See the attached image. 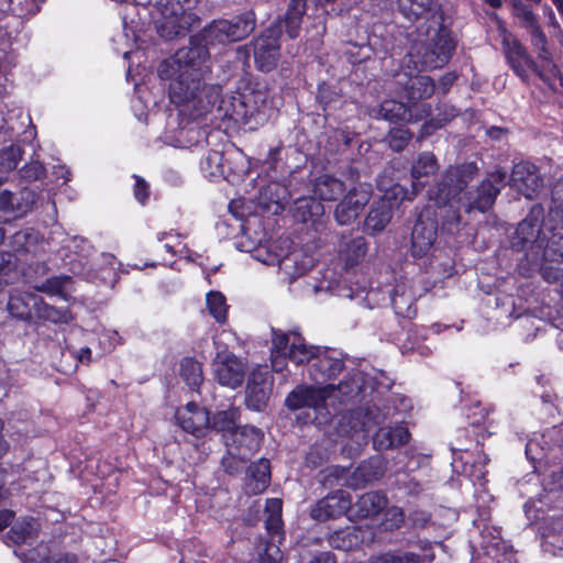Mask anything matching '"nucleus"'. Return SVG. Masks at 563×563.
<instances>
[{
  "label": "nucleus",
  "instance_id": "obj_53",
  "mask_svg": "<svg viewBox=\"0 0 563 563\" xmlns=\"http://www.w3.org/2000/svg\"><path fill=\"white\" fill-rule=\"evenodd\" d=\"M411 139H412V133L408 129H404V128L390 129V131L387 135V141H388L389 147L394 152L404 151L407 147V145Z\"/></svg>",
  "mask_w": 563,
  "mask_h": 563
},
{
  "label": "nucleus",
  "instance_id": "obj_20",
  "mask_svg": "<svg viewBox=\"0 0 563 563\" xmlns=\"http://www.w3.org/2000/svg\"><path fill=\"white\" fill-rule=\"evenodd\" d=\"M387 461L382 455H373L362 461L347 478L349 486L354 489L379 481L386 472Z\"/></svg>",
  "mask_w": 563,
  "mask_h": 563
},
{
  "label": "nucleus",
  "instance_id": "obj_12",
  "mask_svg": "<svg viewBox=\"0 0 563 563\" xmlns=\"http://www.w3.org/2000/svg\"><path fill=\"white\" fill-rule=\"evenodd\" d=\"M543 220V206L534 203L526 218L518 223L510 241L511 249L516 252H522L534 246L541 249L544 242V238H541Z\"/></svg>",
  "mask_w": 563,
  "mask_h": 563
},
{
  "label": "nucleus",
  "instance_id": "obj_34",
  "mask_svg": "<svg viewBox=\"0 0 563 563\" xmlns=\"http://www.w3.org/2000/svg\"><path fill=\"white\" fill-rule=\"evenodd\" d=\"M241 410L239 407L231 406L225 410L217 411L212 418H210V430H214L221 433L223 442H227V435L235 432L240 427Z\"/></svg>",
  "mask_w": 563,
  "mask_h": 563
},
{
  "label": "nucleus",
  "instance_id": "obj_3",
  "mask_svg": "<svg viewBox=\"0 0 563 563\" xmlns=\"http://www.w3.org/2000/svg\"><path fill=\"white\" fill-rule=\"evenodd\" d=\"M273 99L266 85L254 87L236 95L220 96L213 124L220 128L225 120L238 125H247L251 130L264 124L272 110Z\"/></svg>",
  "mask_w": 563,
  "mask_h": 563
},
{
  "label": "nucleus",
  "instance_id": "obj_33",
  "mask_svg": "<svg viewBox=\"0 0 563 563\" xmlns=\"http://www.w3.org/2000/svg\"><path fill=\"white\" fill-rule=\"evenodd\" d=\"M271 462L262 457L257 462L251 463L247 468V487L251 494L258 495L264 493L271 484Z\"/></svg>",
  "mask_w": 563,
  "mask_h": 563
},
{
  "label": "nucleus",
  "instance_id": "obj_23",
  "mask_svg": "<svg viewBox=\"0 0 563 563\" xmlns=\"http://www.w3.org/2000/svg\"><path fill=\"white\" fill-rule=\"evenodd\" d=\"M40 528L41 526L34 517H21L15 521L13 520L10 529L3 536V542L8 547H20L26 543L31 544L38 538Z\"/></svg>",
  "mask_w": 563,
  "mask_h": 563
},
{
  "label": "nucleus",
  "instance_id": "obj_44",
  "mask_svg": "<svg viewBox=\"0 0 563 563\" xmlns=\"http://www.w3.org/2000/svg\"><path fill=\"white\" fill-rule=\"evenodd\" d=\"M399 12L413 22L432 11L434 0H398Z\"/></svg>",
  "mask_w": 563,
  "mask_h": 563
},
{
  "label": "nucleus",
  "instance_id": "obj_52",
  "mask_svg": "<svg viewBox=\"0 0 563 563\" xmlns=\"http://www.w3.org/2000/svg\"><path fill=\"white\" fill-rule=\"evenodd\" d=\"M405 519L406 516L402 508L398 506H391L385 510L383 520L380 522V528L383 531L393 532L402 527Z\"/></svg>",
  "mask_w": 563,
  "mask_h": 563
},
{
  "label": "nucleus",
  "instance_id": "obj_43",
  "mask_svg": "<svg viewBox=\"0 0 563 563\" xmlns=\"http://www.w3.org/2000/svg\"><path fill=\"white\" fill-rule=\"evenodd\" d=\"M435 110V115L431 117L423 125V129L428 134L445 126L453 119L460 115V109L445 102L438 103Z\"/></svg>",
  "mask_w": 563,
  "mask_h": 563
},
{
  "label": "nucleus",
  "instance_id": "obj_39",
  "mask_svg": "<svg viewBox=\"0 0 563 563\" xmlns=\"http://www.w3.org/2000/svg\"><path fill=\"white\" fill-rule=\"evenodd\" d=\"M294 340L288 351V360L296 365L308 363L310 365L318 354L320 346L307 345L299 332H291Z\"/></svg>",
  "mask_w": 563,
  "mask_h": 563
},
{
  "label": "nucleus",
  "instance_id": "obj_49",
  "mask_svg": "<svg viewBox=\"0 0 563 563\" xmlns=\"http://www.w3.org/2000/svg\"><path fill=\"white\" fill-rule=\"evenodd\" d=\"M410 107L406 102L384 100L379 106L380 115L390 122L397 123L407 119Z\"/></svg>",
  "mask_w": 563,
  "mask_h": 563
},
{
  "label": "nucleus",
  "instance_id": "obj_30",
  "mask_svg": "<svg viewBox=\"0 0 563 563\" xmlns=\"http://www.w3.org/2000/svg\"><path fill=\"white\" fill-rule=\"evenodd\" d=\"M410 432L404 424L379 428L373 438V445L378 451H387L407 444Z\"/></svg>",
  "mask_w": 563,
  "mask_h": 563
},
{
  "label": "nucleus",
  "instance_id": "obj_17",
  "mask_svg": "<svg viewBox=\"0 0 563 563\" xmlns=\"http://www.w3.org/2000/svg\"><path fill=\"white\" fill-rule=\"evenodd\" d=\"M398 96L409 106L415 107L419 101L432 97L435 92V82L428 75L409 76L404 74L397 80Z\"/></svg>",
  "mask_w": 563,
  "mask_h": 563
},
{
  "label": "nucleus",
  "instance_id": "obj_9",
  "mask_svg": "<svg viewBox=\"0 0 563 563\" xmlns=\"http://www.w3.org/2000/svg\"><path fill=\"white\" fill-rule=\"evenodd\" d=\"M282 22H274L254 37L249 47L252 48L255 68L262 73L274 70L280 59Z\"/></svg>",
  "mask_w": 563,
  "mask_h": 563
},
{
  "label": "nucleus",
  "instance_id": "obj_10",
  "mask_svg": "<svg viewBox=\"0 0 563 563\" xmlns=\"http://www.w3.org/2000/svg\"><path fill=\"white\" fill-rule=\"evenodd\" d=\"M439 169L437 156L432 152H421L413 159L410 168L412 178L411 190L407 189L400 184H394L386 190L387 198H395L396 200L411 201L413 198L424 189L431 176L435 175Z\"/></svg>",
  "mask_w": 563,
  "mask_h": 563
},
{
  "label": "nucleus",
  "instance_id": "obj_5",
  "mask_svg": "<svg viewBox=\"0 0 563 563\" xmlns=\"http://www.w3.org/2000/svg\"><path fill=\"white\" fill-rule=\"evenodd\" d=\"M464 165L474 166V174L466 185L461 189L456 198V210L461 216V210L465 213L479 212L485 213L494 206L500 190L507 184L508 173L503 167H496L493 172L488 173L486 177L475 188L468 189V185L474 180L478 174V166L474 162L462 163L457 165H450L445 169L461 167Z\"/></svg>",
  "mask_w": 563,
  "mask_h": 563
},
{
  "label": "nucleus",
  "instance_id": "obj_26",
  "mask_svg": "<svg viewBox=\"0 0 563 563\" xmlns=\"http://www.w3.org/2000/svg\"><path fill=\"white\" fill-rule=\"evenodd\" d=\"M415 545L421 554L404 551L387 552L379 555L375 563H433L435 560L434 543L428 539H418Z\"/></svg>",
  "mask_w": 563,
  "mask_h": 563
},
{
  "label": "nucleus",
  "instance_id": "obj_38",
  "mask_svg": "<svg viewBox=\"0 0 563 563\" xmlns=\"http://www.w3.org/2000/svg\"><path fill=\"white\" fill-rule=\"evenodd\" d=\"M367 253V242L362 235L352 238L341 244L340 257L345 266L353 267L358 265Z\"/></svg>",
  "mask_w": 563,
  "mask_h": 563
},
{
  "label": "nucleus",
  "instance_id": "obj_24",
  "mask_svg": "<svg viewBox=\"0 0 563 563\" xmlns=\"http://www.w3.org/2000/svg\"><path fill=\"white\" fill-rule=\"evenodd\" d=\"M271 388L267 387V373L261 369L251 372L245 390V404L249 409L262 411L267 406Z\"/></svg>",
  "mask_w": 563,
  "mask_h": 563
},
{
  "label": "nucleus",
  "instance_id": "obj_29",
  "mask_svg": "<svg viewBox=\"0 0 563 563\" xmlns=\"http://www.w3.org/2000/svg\"><path fill=\"white\" fill-rule=\"evenodd\" d=\"M33 203L31 190H22L19 195L7 189L0 191V211L13 219L21 218L31 211Z\"/></svg>",
  "mask_w": 563,
  "mask_h": 563
},
{
  "label": "nucleus",
  "instance_id": "obj_41",
  "mask_svg": "<svg viewBox=\"0 0 563 563\" xmlns=\"http://www.w3.org/2000/svg\"><path fill=\"white\" fill-rule=\"evenodd\" d=\"M228 27L231 30L234 42L246 38L256 26L255 13L253 11L243 12L229 20Z\"/></svg>",
  "mask_w": 563,
  "mask_h": 563
},
{
  "label": "nucleus",
  "instance_id": "obj_8",
  "mask_svg": "<svg viewBox=\"0 0 563 563\" xmlns=\"http://www.w3.org/2000/svg\"><path fill=\"white\" fill-rule=\"evenodd\" d=\"M265 514L264 526L267 539L264 549L258 554L257 563H280L283 554L279 545L285 541L283 500L280 498L266 499Z\"/></svg>",
  "mask_w": 563,
  "mask_h": 563
},
{
  "label": "nucleus",
  "instance_id": "obj_61",
  "mask_svg": "<svg viewBox=\"0 0 563 563\" xmlns=\"http://www.w3.org/2000/svg\"><path fill=\"white\" fill-rule=\"evenodd\" d=\"M133 178L135 179L133 187L134 197L142 206H144L150 199V184L139 175H133Z\"/></svg>",
  "mask_w": 563,
  "mask_h": 563
},
{
  "label": "nucleus",
  "instance_id": "obj_55",
  "mask_svg": "<svg viewBox=\"0 0 563 563\" xmlns=\"http://www.w3.org/2000/svg\"><path fill=\"white\" fill-rule=\"evenodd\" d=\"M368 200L369 194L367 191H358L356 188H353L347 191L341 201L353 209L358 217L364 207L368 203Z\"/></svg>",
  "mask_w": 563,
  "mask_h": 563
},
{
  "label": "nucleus",
  "instance_id": "obj_13",
  "mask_svg": "<svg viewBox=\"0 0 563 563\" xmlns=\"http://www.w3.org/2000/svg\"><path fill=\"white\" fill-rule=\"evenodd\" d=\"M352 508V497L344 489H336L318 499L309 509V517L317 522L335 520Z\"/></svg>",
  "mask_w": 563,
  "mask_h": 563
},
{
  "label": "nucleus",
  "instance_id": "obj_21",
  "mask_svg": "<svg viewBox=\"0 0 563 563\" xmlns=\"http://www.w3.org/2000/svg\"><path fill=\"white\" fill-rule=\"evenodd\" d=\"M42 297L26 290L14 289L10 292L7 310L9 314L21 321H34Z\"/></svg>",
  "mask_w": 563,
  "mask_h": 563
},
{
  "label": "nucleus",
  "instance_id": "obj_15",
  "mask_svg": "<svg viewBox=\"0 0 563 563\" xmlns=\"http://www.w3.org/2000/svg\"><path fill=\"white\" fill-rule=\"evenodd\" d=\"M540 274L548 283L563 278V234L552 231L543 246Z\"/></svg>",
  "mask_w": 563,
  "mask_h": 563
},
{
  "label": "nucleus",
  "instance_id": "obj_19",
  "mask_svg": "<svg viewBox=\"0 0 563 563\" xmlns=\"http://www.w3.org/2000/svg\"><path fill=\"white\" fill-rule=\"evenodd\" d=\"M264 440V432L254 426H240L231 435H227L225 448H233L235 452L250 459L258 452Z\"/></svg>",
  "mask_w": 563,
  "mask_h": 563
},
{
  "label": "nucleus",
  "instance_id": "obj_14",
  "mask_svg": "<svg viewBox=\"0 0 563 563\" xmlns=\"http://www.w3.org/2000/svg\"><path fill=\"white\" fill-rule=\"evenodd\" d=\"M334 350L320 349L313 362L308 366L309 378L316 384H327L334 387L331 382L335 380L345 368L344 361L335 355Z\"/></svg>",
  "mask_w": 563,
  "mask_h": 563
},
{
  "label": "nucleus",
  "instance_id": "obj_36",
  "mask_svg": "<svg viewBox=\"0 0 563 563\" xmlns=\"http://www.w3.org/2000/svg\"><path fill=\"white\" fill-rule=\"evenodd\" d=\"M229 20H213L196 34V38H205L209 46L216 44H228L234 42L231 30L228 27Z\"/></svg>",
  "mask_w": 563,
  "mask_h": 563
},
{
  "label": "nucleus",
  "instance_id": "obj_46",
  "mask_svg": "<svg viewBox=\"0 0 563 563\" xmlns=\"http://www.w3.org/2000/svg\"><path fill=\"white\" fill-rule=\"evenodd\" d=\"M206 303L209 313L214 320L223 324L228 320V309L225 296L219 290H210L206 296Z\"/></svg>",
  "mask_w": 563,
  "mask_h": 563
},
{
  "label": "nucleus",
  "instance_id": "obj_58",
  "mask_svg": "<svg viewBox=\"0 0 563 563\" xmlns=\"http://www.w3.org/2000/svg\"><path fill=\"white\" fill-rule=\"evenodd\" d=\"M21 179L32 183L35 180H40L45 177L46 169L44 165L40 162H31L25 164L20 170H19Z\"/></svg>",
  "mask_w": 563,
  "mask_h": 563
},
{
  "label": "nucleus",
  "instance_id": "obj_22",
  "mask_svg": "<svg viewBox=\"0 0 563 563\" xmlns=\"http://www.w3.org/2000/svg\"><path fill=\"white\" fill-rule=\"evenodd\" d=\"M489 411L490 409L483 406L481 402H476L472 406L467 413L471 429L464 428L460 430L456 440L461 441L462 438H470V440H473L475 443H483L490 434L488 432V427L492 424V422H489Z\"/></svg>",
  "mask_w": 563,
  "mask_h": 563
},
{
  "label": "nucleus",
  "instance_id": "obj_50",
  "mask_svg": "<svg viewBox=\"0 0 563 563\" xmlns=\"http://www.w3.org/2000/svg\"><path fill=\"white\" fill-rule=\"evenodd\" d=\"M249 456H243L233 450V448H227V452L223 454L220 464L223 472L230 476L239 475L244 468Z\"/></svg>",
  "mask_w": 563,
  "mask_h": 563
},
{
  "label": "nucleus",
  "instance_id": "obj_51",
  "mask_svg": "<svg viewBox=\"0 0 563 563\" xmlns=\"http://www.w3.org/2000/svg\"><path fill=\"white\" fill-rule=\"evenodd\" d=\"M23 150L19 145H10L0 150V172L9 173L15 169L22 159Z\"/></svg>",
  "mask_w": 563,
  "mask_h": 563
},
{
  "label": "nucleus",
  "instance_id": "obj_48",
  "mask_svg": "<svg viewBox=\"0 0 563 563\" xmlns=\"http://www.w3.org/2000/svg\"><path fill=\"white\" fill-rule=\"evenodd\" d=\"M323 213V206L318 198H300L296 201V216L307 223Z\"/></svg>",
  "mask_w": 563,
  "mask_h": 563
},
{
  "label": "nucleus",
  "instance_id": "obj_27",
  "mask_svg": "<svg viewBox=\"0 0 563 563\" xmlns=\"http://www.w3.org/2000/svg\"><path fill=\"white\" fill-rule=\"evenodd\" d=\"M214 375L220 385L234 389L244 380L245 366L235 354L229 353L216 363Z\"/></svg>",
  "mask_w": 563,
  "mask_h": 563
},
{
  "label": "nucleus",
  "instance_id": "obj_42",
  "mask_svg": "<svg viewBox=\"0 0 563 563\" xmlns=\"http://www.w3.org/2000/svg\"><path fill=\"white\" fill-rule=\"evenodd\" d=\"M198 0H155L154 5L165 19L176 21L178 16L185 15L194 9Z\"/></svg>",
  "mask_w": 563,
  "mask_h": 563
},
{
  "label": "nucleus",
  "instance_id": "obj_37",
  "mask_svg": "<svg viewBox=\"0 0 563 563\" xmlns=\"http://www.w3.org/2000/svg\"><path fill=\"white\" fill-rule=\"evenodd\" d=\"M179 376L192 390L199 393L203 383L201 363L194 356H185L180 361Z\"/></svg>",
  "mask_w": 563,
  "mask_h": 563
},
{
  "label": "nucleus",
  "instance_id": "obj_64",
  "mask_svg": "<svg viewBox=\"0 0 563 563\" xmlns=\"http://www.w3.org/2000/svg\"><path fill=\"white\" fill-rule=\"evenodd\" d=\"M336 98V93L332 88L324 81L318 85L316 99L322 107V110H327L328 106L333 102Z\"/></svg>",
  "mask_w": 563,
  "mask_h": 563
},
{
  "label": "nucleus",
  "instance_id": "obj_2",
  "mask_svg": "<svg viewBox=\"0 0 563 563\" xmlns=\"http://www.w3.org/2000/svg\"><path fill=\"white\" fill-rule=\"evenodd\" d=\"M168 87L170 102L178 109L179 114L190 120L210 117L213 124L218 100L222 87L207 85L201 73L187 70L173 71Z\"/></svg>",
  "mask_w": 563,
  "mask_h": 563
},
{
  "label": "nucleus",
  "instance_id": "obj_32",
  "mask_svg": "<svg viewBox=\"0 0 563 563\" xmlns=\"http://www.w3.org/2000/svg\"><path fill=\"white\" fill-rule=\"evenodd\" d=\"M387 496L383 492H367L358 497L354 504L355 516L367 519L379 515L387 507Z\"/></svg>",
  "mask_w": 563,
  "mask_h": 563
},
{
  "label": "nucleus",
  "instance_id": "obj_16",
  "mask_svg": "<svg viewBox=\"0 0 563 563\" xmlns=\"http://www.w3.org/2000/svg\"><path fill=\"white\" fill-rule=\"evenodd\" d=\"M176 423L195 438H203L210 430V411L195 401L187 402L175 413Z\"/></svg>",
  "mask_w": 563,
  "mask_h": 563
},
{
  "label": "nucleus",
  "instance_id": "obj_47",
  "mask_svg": "<svg viewBox=\"0 0 563 563\" xmlns=\"http://www.w3.org/2000/svg\"><path fill=\"white\" fill-rule=\"evenodd\" d=\"M390 301L396 316L407 320L416 318L417 307L411 295H406L405 292L399 294L398 290L395 289Z\"/></svg>",
  "mask_w": 563,
  "mask_h": 563
},
{
  "label": "nucleus",
  "instance_id": "obj_31",
  "mask_svg": "<svg viewBox=\"0 0 563 563\" xmlns=\"http://www.w3.org/2000/svg\"><path fill=\"white\" fill-rule=\"evenodd\" d=\"M325 540L332 549L349 552L363 542V534L360 527L346 526L329 532Z\"/></svg>",
  "mask_w": 563,
  "mask_h": 563
},
{
  "label": "nucleus",
  "instance_id": "obj_45",
  "mask_svg": "<svg viewBox=\"0 0 563 563\" xmlns=\"http://www.w3.org/2000/svg\"><path fill=\"white\" fill-rule=\"evenodd\" d=\"M46 0H7L3 13H10L20 19L35 15Z\"/></svg>",
  "mask_w": 563,
  "mask_h": 563
},
{
  "label": "nucleus",
  "instance_id": "obj_18",
  "mask_svg": "<svg viewBox=\"0 0 563 563\" xmlns=\"http://www.w3.org/2000/svg\"><path fill=\"white\" fill-rule=\"evenodd\" d=\"M509 185L526 198L533 199L539 195L543 186V178L534 164L519 162L511 169Z\"/></svg>",
  "mask_w": 563,
  "mask_h": 563
},
{
  "label": "nucleus",
  "instance_id": "obj_54",
  "mask_svg": "<svg viewBox=\"0 0 563 563\" xmlns=\"http://www.w3.org/2000/svg\"><path fill=\"white\" fill-rule=\"evenodd\" d=\"M368 200L369 194L367 191H358L356 188H353L347 191L341 201L353 209L358 217L364 207L368 203Z\"/></svg>",
  "mask_w": 563,
  "mask_h": 563
},
{
  "label": "nucleus",
  "instance_id": "obj_6",
  "mask_svg": "<svg viewBox=\"0 0 563 563\" xmlns=\"http://www.w3.org/2000/svg\"><path fill=\"white\" fill-rule=\"evenodd\" d=\"M456 49V40L452 31L440 23L435 33L424 43L416 45L409 54L415 67L423 70L438 69L445 66Z\"/></svg>",
  "mask_w": 563,
  "mask_h": 563
},
{
  "label": "nucleus",
  "instance_id": "obj_1",
  "mask_svg": "<svg viewBox=\"0 0 563 563\" xmlns=\"http://www.w3.org/2000/svg\"><path fill=\"white\" fill-rule=\"evenodd\" d=\"M474 166L464 165L444 169L429 189V198L434 203L432 210L421 211L411 232L410 254L413 258H422L429 254L440 230L446 234H455L462 228V217L456 210V196L474 174Z\"/></svg>",
  "mask_w": 563,
  "mask_h": 563
},
{
  "label": "nucleus",
  "instance_id": "obj_57",
  "mask_svg": "<svg viewBox=\"0 0 563 563\" xmlns=\"http://www.w3.org/2000/svg\"><path fill=\"white\" fill-rule=\"evenodd\" d=\"M71 280L70 276H53L47 278L37 287V290L46 292L48 295H58L64 297L65 284Z\"/></svg>",
  "mask_w": 563,
  "mask_h": 563
},
{
  "label": "nucleus",
  "instance_id": "obj_60",
  "mask_svg": "<svg viewBox=\"0 0 563 563\" xmlns=\"http://www.w3.org/2000/svg\"><path fill=\"white\" fill-rule=\"evenodd\" d=\"M550 210L563 220V176L553 185L551 190Z\"/></svg>",
  "mask_w": 563,
  "mask_h": 563
},
{
  "label": "nucleus",
  "instance_id": "obj_63",
  "mask_svg": "<svg viewBox=\"0 0 563 563\" xmlns=\"http://www.w3.org/2000/svg\"><path fill=\"white\" fill-rule=\"evenodd\" d=\"M273 349L272 352L276 354H283L285 356H288V351L290 347L289 344V335L282 331H273Z\"/></svg>",
  "mask_w": 563,
  "mask_h": 563
},
{
  "label": "nucleus",
  "instance_id": "obj_7",
  "mask_svg": "<svg viewBox=\"0 0 563 563\" xmlns=\"http://www.w3.org/2000/svg\"><path fill=\"white\" fill-rule=\"evenodd\" d=\"M509 3L511 7V15L518 22V25L529 33L531 44L537 51V57L547 59L550 63L551 70L561 76V69L553 60L552 53L549 48L547 34L530 4L523 0H509Z\"/></svg>",
  "mask_w": 563,
  "mask_h": 563
},
{
  "label": "nucleus",
  "instance_id": "obj_59",
  "mask_svg": "<svg viewBox=\"0 0 563 563\" xmlns=\"http://www.w3.org/2000/svg\"><path fill=\"white\" fill-rule=\"evenodd\" d=\"M63 316H64V313L59 309L47 305L42 299V302L38 303L34 321L43 320V321H51L54 323H58V322L63 321Z\"/></svg>",
  "mask_w": 563,
  "mask_h": 563
},
{
  "label": "nucleus",
  "instance_id": "obj_25",
  "mask_svg": "<svg viewBox=\"0 0 563 563\" xmlns=\"http://www.w3.org/2000/svg\"><path fill=\"white\" fill-rule=\"evenodd\" d=\"M325 398L322 388L298 385L287 395L285 405L292 411L302 408L318 409L324 407Z\"/></svg>",
  "mask_w": 563,
  "mask_h": 563
},
{
  "label": "nucleus",
  "instance_id": "obj_35",
  "mask_svg": "<svg viewBox=\"0 0 563 563\" xmlns=\"http://www.w3.org/2000/svg\"><path fill=\"white\" fill-rule=\"evenodd\" d=\"M312 191L319 200L335 201L344 194L345 185L339 178L323 174L314 179Z\"/></svg>",
  "mask_w": 563,
  "mask_h": 563
},
{
  "label": "nucleus",
  "instance_id": "obj_4",
  "mask_svg": "<svg viewBox=\"0 0 563 563\" xmlns=\"http://www.w3.org/2000/svg\"><path fill=\"white\" fill-rule=\"evenodd\" d=\"M498 33L501 37V49L505 62L509 69L527 86L531 84V76L534 75L549 88L553 89V81L558 80L563 88V73L561 76L551 70L547 59L538 57V60L530 54L528 47L510 31L504 22L498 25Z\"/></svg>",
  "mask_w": 563,
  "mask_h": 563
},
{
  "label": "nucleus",
  "instance_id": "obj_40",
  "mask_svg": "<svg viewBox=\"0 0 563 563\" xmlns=\"http://www.w3.org/2000/svg\"><path fill=\"white\" fill-rule=\"evenodd\" d=\"M40 242V233L33 228L15 232L11 236V247L15 254L34 253Z\"/></svg>",
  "mask_w": 563,
  "mask_h": 563
},
{
  "label": "nucleus",
  "instance_id": "obj_62",
  "mask_svg": "<svg viewBox=\"0 0 563 563\" xmlns=\"http://www.w3.org/2000/svg\"><path fill=\"white\" fill-rule=\"evenodd\" d=\"M334 218L340 225H346L356 220L357 216L346 203L340 201L334 210Z\"/></svg>",
  "mask_w": 563,
  "mask_h": 563
},
{
  "label": "nucleus",
  "instance_id": "obj_28",
  "mask_svg": "<svg viewBox=\"0 0 563 563\" xmlns=\"http://www.w3.org/2000/svg\"><path fill=\"white\" fill-rule=\"evenodd\" d=\"M404 200L399 198H387L386 192L383 199L371 207L368 214L365 218V229L371 233L383 231L393 218V208H398Z\"/></svg>",
  "mask_w": 563,
  "mask_h": 563
},
{
  "label": "nucleus",
  "instance_id": "obj_56",
  "mask_svg": "<svg viewBox=\"0 0 563 563\" xmlns=\"http://www.w3.org/2000/svg\"><path fill=\"white\" fill-rule=\"evenodd\" d=\"M408 527L413 530H423L432 523V514L424 509H412L407 515Z\"/></svg>",
  "mask_w": 563,
  "mask_h": 563
},
{
  "label": "nucleus",
  "instance_id": "obj_11",
  "mask_svg": "<svg viewBox=\"0 0 563 563\" xmlns=\"http://www.w3.org/2000/svg\"><path fill=\"white\" fill-rule=\"evenodd\" d=\"M210 57L209 44L205 38H196V34L189 38V45L179 48L172 58V62L164 60L159 66L161 78L168 77V68L173 71L187 70L201 73L202 64Z\"/></svg>",
  "mask_w": 563,
  "mask_h": 563
}]
</instances>
